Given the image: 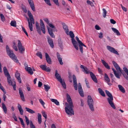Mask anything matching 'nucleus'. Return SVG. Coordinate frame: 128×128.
Returning <instances> with one entry per match:
<instances>
[{
  "instance_id": "55",
  "label": "nucleus",
  "mask_w": 128,
  "mask_h": 128,
  "mask_svg": "<svg viewBox=\"0 0 128 128\" xmlns=\"http://www.w3.org/2000/svg\"><path fill=\"white\" fill-rule=\"evenodd\" d=\"M12 117L16 121H17V118L15 116V114L14 113H13L12 114Z\"/></svg>"
},
{
  "instance_id": "7",
  "label": "nucleus",
  "mask_w": 128,
  "mask_h": 128,
  "mask_svg": "<svg viewBox=\"0 0 128 128\" xmlns=\"http://www.w3.org/2000/svg\"><path fill=\"white\" fill-rule=\"evenodd\" d=\"M107 49L111 52L117 55L119 54L118 52L116 51L114 48L111 46H107Z\"/></svg>"
},
{
  "instance_id": "8",
  "label": "nucleus",
  "mask_w": 128,
  "mask_h": 128,
  "mask_svg": "<svg viewBox=\"0 0 128 128\" xmlns=\"http://www.w3.org/2000/svg\"><path fill=\"white\" fill-rule=\"evenodd\" d=\"M40 25L41 30L43 33L45 34L46 33L45 27L44 23L42 20L40 19Z\"/></svg>"
},
{
  "instance_id": "5",
  "label": "nucleus",
  "mask_w": 128,
  "mask_h": 128,
  "mask_svg": "<svg viewBox=\"0 0 128 128\" xmlns=\"http://www.w3.org/2000/svg\"><path fill=\"white\" fill-rule=\"evenodd\" d=\"M88 103L90 110L92 111L94 110V101L90 96H88Z\"/></svg>"
},
{
  "instance_id": "57",
  "label": "nucleus",
  "mask_w": 128,
  "mask_h": 128,
  "mask_svg": "<svg viewBox=\"0 0 128 128\" xmlns=\"http://www.w3.org/2000/svg\"><path fill=\"white\" fill-rule=\"evenodd\" d=\"M42 113L43 116L44 117L45 119H46L47 118V116L46 112L44 111H42Z\"/></svg>"
},
{
  "instance_id": "24",
  "label": "nucleus",
  "mask_w": 128,
  "mask_h": 128,
  "mask_svg": "<svg viewBox=\"0 0 128 128\" xmlns=\"http://www.w3.org/2000/svg\"><path fill=\"white\" fill-rule=\"evenodd\" d=\"M80 67L82 70V71L84 72H91L89 71L87 68L85 66H84L83 65H81Z\"/></svg>"
},
{
  "instance_id": "42",
  "label": "nucleus",
  "mask_w": 128,
  "mask_h": 128,
  "mask_svg": "<svg viewBox=\"0 0 128 128\" xmlns=\"http://www.w3.org/2000/svg\"><path fill=\"white\" fill-rule=\"evenodd\" d=\"M10 24L11 26L16 27V21L12 20L11 21Z\"/></svg>"
},
{
  "instance_id": "12",
  "label": "nucleus",
  "mask_w": 128,
  "mask_h": 128,
  "mask_svg": "<svg viewBox=\"0 0 128 128\" xmlns=\"http://www.w3.org/2000/svg\"><path fill=\"white\" fill-rule=\"evenodd\" d=\"M30 6L32 10L34 11H35V6L34 3L32 0H28Z\"/></svg>"
},
{
  "instance_id": "35",
  "label": "nucleus",
  "mask_w": 128,
  "mask_h": 128,
  "mask_svg": "<svg viewBox=\"0 0 128 128\" xmlns=\"http://www.w3.org/2000/svg\"><path fill=\"white\" fill-rule=\"evenodd\" d=\"M2 108L3 110L4 113L6 114L7 112V108H6L4 103H2Z\"/></svg>"
},
{
  "instance_id": "60",
  "label": "nucleus",
  "mask_w": 128,
  "mask_h": 128,
  "mask_svg": "<svg viewBox=\"0 0 128 128\" xmlns=\"http://www.w3.org/2000/svg\"><path fill=\"white\" fill-rule=\"evenodd\" d=\"M43 20L46 22L48 24L49 23V21L48 18H43Z\"/></svg>"
},
{
  "instance_id": "13",
  "label": "nucleus",
  "mask_w": 128,
  "mask_h": 128,
  "mask_svg": "<svg viewBox=\"0 0 128 128\" xmlns=\"http://www.w3.org/2000/svg\"><path fill=\"white\" fill-rule=\"evenodd\" d=\"M19 94L21 100L23 102L25 101V98L22 91V89L19 88L18 89Z\"/></svg>"
},
{
  "instance_id": "33",
  "label": "nucleus",
  "mask_w": 128,
  "mask_h": 128,
  "mask_svg": "<svg viewBox=\"0 0 128 128\" xmlns=\"http://www.w3.org/2000/svg\"><path fill=\"white\" fill-rule=\"evenodd\" d=\"M98 90L99 93L102 96L104 97L105 96L104 92L101 88H98Z\"/></svg>"
},
{
  "instance_id": "30",
  "label": "nucleus",
  "mask_w": 128,
  "mask_h": 128,
  "mask_svg": "<svg viewBox=\"0 0 128 128\" xmlns=\"http://www.w3.org/2000/svg\"><path fill=\"white\" fill-rule=\"evenodd\" d=\"M25 109L26 111L30 114H33L35 113V112L34 111L26 107L25 108Z\"/></svg>"
},
{
  "instance_id": "3",
  "label": "nucleus",
  "mask_w": 128,
  "mask_h": 128,
  "mask_svg": "<svg viewBox=\"0 0 128 128\" xmlns=\"http://www.w3.org/2000/svg\"><path fill=\"white\" fill-rule=\"evenodd\" d=\"M105 92L106 94L108 96V98H107V100L109 104L112 108L115 109L116 108V107L113 102V99L112 95L107 90H106Z\"/></svg>"
},
{
  "instance_id": "22",
  "label": "nucleus",
  "mask_w": 128,
  "mask_h": 128,
  "mask_svg": "<svg viewBox=\"0 0 128 128\" xmlns=\"http://www.w3.org/2000/svg\"><path fill=\"white\" fill-rule=\"evenodd\" d=\"M90 75L93 80L96 83H97L98 80L95 75L93 72H90Z\"/></svg>"
},
{
  "instance_id": "34",
  "label": "nucleus",
  "mask_w": 128,
  "mask_h": 128,
  "mask_svg": "<svg viewBox=\"0 0 128 128\" xmlns=\"http://www.w3.org/2000/svg\"><path fill=\"white\" fill-rule=\"evenodd\" d=\"M115 76L116 77L118 78H120V76H121V74L123 72H114Z\"/></svg>"
},
{
  "instance_id": "32",
  "label": "nucleus",
  "mask_w": 128,
  "mask_h": 128,
  "mask_svg": "<svg viewBox=\"0 0 128 128\" xmlns=\"http://www.w3.org/2000/svg\"><path fill=\"white\" fill-rule=\"evenodd\" d=\"M42 116L40 114L38 113V121L40 124L42 122Z\"/></svg>"
},
{
  "instance_id": "59",
  "label": "nucleus",
  "mask_w": 128,
  "mask_h": 128,
  "mask_svg": "<svg viewBox=\"0 0 128 128\" xmlns=\"http://www.w3.org/2000/svg\"><path fill=\"white\" fill-rule=\"evenodd\" d=\"M53 1L55 4L58 6H59V4L58 0H53Z\"/></svg>"
},
{
  "instance_id": "19",
  "label": "nucleus",
  "mask_w": 128,
  "mask_h": 128,
  "mask_svg": "<svg viewBox=\"0 0 128 128\" xmlns=\"http://www.w3.org/2000/svg\"><path fill=\"white\" fill-rule=\"evenodd\" d=\"M57 56L59 62L60 64L61 65L63 64V63L62 62V59L60 57V56L58 52L57 53Z\"/></svg>"
},
{
  "instance_id": "9",
  "label": "nucleus",
  "mask_w": 128,
  "mask_h": 128,
  "mask_svg": "<svg viewBox=\"0 0 128 128\" xmlns=\"http://www.w3.org/2000/svg\"><path fill=\"white\" fill-rule=\"evenodd\" d=\"M78 91L80 96L83 97L84 96V92L82 87L81 84L80 83L78 84Z\"/></svg>"
},
{
  "instance_id": "29",
  "label": "nucleus",
  "mask_w": 128,
  "mask_h": 128,
  "mask_svg": "<svg viewBox=\"0 0 128 128\" xmlns=\"http://www.w3.org/2000/svg\"><path fill=\"white\" fill-rule=\"evenodd\" d=\"M72 44L74 47L77 50H78V43L76 40L72 42Z\"/></svg>"
},
{
  "instance_id": "36",
  "label": "nucleus",
  "mask_w": 128,
  "mask_h": 128,
  "mask_svg": "<svg viewBox=\"0 0 128 128\" xmlns=\"http://www.w3.org/2000/svg\"><path fill=\"white\" fill-rule=\"evenodd\" d=\"M51 101L52 102H54L58 106L60 105L59 102L57 100L54 99H51Z\"/></svg>"
},
{
  "instance_id": "17",
  "label": "nucleus",
  "mask_w": 128,
  "mask_h": 128,
  "mask_svg": "<svg viewBox=\"0 0 128 128\" xmlns=\"http://www.w3.org/2000/svg\"><path fill=\"white\" fill-rule=\"evenodd\" d=\"M27 20L28 22V26L30 31H32L33 30V26L32 23L33 24L34 22L33 21L30 20V21H29V18H28Z\"/></svg>"
},
{
  "instance_id": "37",
  "label": "nucleus",
  "mask_w": 128,
  "mask_h": 128,
  "mask_svg": "<svg viewBox=\"0 0 128 128\" xmlns=\"http://www.w3.org/2000/svg\"><path fill=\"white\" fill-rule=\"evenodd\" d=\"M44 86L45 90L47 92H48V90L50 89V87L48 84L46 85L44 84Z\"/></svg>"
},
{
  "instance_id": "21",
  "label": "nucleus",
  "mask_w": 128,
  "mask_h": 128,
  "mask_svg": "<svg viewBox=\"0 0 128 128\" xmlns=\"http://www.w3.org/2000/svg\"><path fill=\"white\" fill-rule=\"evenodd\" d=\"M15 76L18 80V82L20 83L22 82V80L20 76V74L18 72H16L15 74Z\"/></svg>"
},
{
  "instance_id": "61",
  "label": "nucleus",
  "mask_w": 128,
  "mask_h": 128,
  "mask_svg": "<svg viewBox=\"0 0 128 128\" xmlns=\"http://www.w3.org/2000/svg\"><path fill=\"white\" fill-rule=\"evenodd\" d=\"M22 30H23V32H24V33L25 34H26V35L28 36V33L26 31V30H25V29L24 28V27L22 26Z\"/></svg>"
},
{
  "instance_id": "51",
  "label": "nucleus",
  "mask_w": 128,
  "mask_h": 128,
  "mask_svg": "<svg viewBox=\"0 0 128 128\" xmlns=\"http://www.w3.org/2000/svg\"><path fill=\"white\" fill-rule=\"evenodd\" d=\"M24 117L25 118L26 122L27 125L28 126L29 124V120L28 117L26 116H25Z\"/></svg>"
},
{
  "instance_id": "23",
  "label": "nucleus",
  "mask_w": 128,
  "mask_h": 128,
  "mask_svg": "<svg viewBox=\"0 0 128 128\" xmlns=\"http://www.w3.org/2000/svg\"><path fill=\"white\" fill-rule=\"evenodd\" d=\"M58 81L60 82L62 86L64 88L66 89V85L64 80H62V78L60 79V80Z\"/></svg>"
},
{
  "instance_id": "40",
  "label": "nucleus",
  "mask_w": 128,
  "mask_h": 128,
  "mask_svg": "<svg viewBox=\"0 0 128 128\" xmlns=\"http://www.w3.org/2000/svg\"><path fill=\"white\" fill-rule=\"evenodd\" d=\"M122 74L124 78L128 80V72H123Z\"/></svg>"
},
{
  "instance_id": "45",
  "label": "nucleus",
  "mask_w": 128,
  "mask_h": 128,
  "mask_svg": "<svg viewBox=\"0 0 128 128\" xmlns=\"http://www.w3.org/2000/svg\"><path fill=\"white\" fill-rule=\"evenodd\" d=\"M25 69L28 72H31L32 71V69L30 67H28L27 68H26Z\"/></svg>"
},
{
  "instance_id": "63",
  "label": "nucleus",
  "mask_w": 128,
  "mask_h": 128,
  "mask_svg": "<svg viewBox=\"0 0 128 128\" xmlns=\"http://www.w3.org/2000/svg\"><path fill=\"white\" fill-rule=\"evenodd\" d=\"M36 29H40V28L39 25V24L37 22H36Z\"/></svg>"
},
{
  "instance_id": "6",
  "label": "nucleus",
  "mask_w": 128,
  "mask_h": 128,
  "mask_svg": "<svg viewBox=\"0 0 128 128\" xmlns=\"http://www.w3.org/2000/svg\"><path fill=\"white\" fill-rule=\"evenodd\" d=\"M18 46L19 52L20 53L22 54L24 53L25 51V48L22 46V44L20 40H18Z\"/></svg>"
},
{
  "instance_id": "49",
  "label": "nucleus",
  "mask_w": 128,
  "mask_h": 128,
  "mask_svg": "<svg viewBox=\"0 0 128 128\" xmlns=\"http://www.w3.org/2000/svg\"><path fill=\"white\" fill-rule=\"evenodd\" d=\"M87 2L88 4L92 6H94L93 3L90 0H88L87 1Z\"/></svg>"
},
{
  "instance_id": "18",
  "label": "nucleus",
  "mask_w": 128,
  "mask_h": 128,
  "mask_svg": "<svg viewBox=\"0 0 128 128\" xmlns=\"http://www.w3.org/2000/svg\"><path fill=\"white\" fill-rule=\"evenodd\" d=\"M28 15L30 18V20L33 21V22H34L33 24H34L35 23L34 19L33 18V16L30 10H28Z\"/></svg>"
},
{
  "instance_id": "47",
  "label": "nucleus",
  "mask_w": 128,
  "mask_h": 128,
  "mask_svg": "<svg viewBox=\"0 0 128 128\" xmlns=\"http://www.w3.org/2000/svg\"><path fill=\"white\" fill-rule=\"evenodd\" d=\"M19 118L20 121V122H21V124L22 125H23V127H25L24 124V122L23 121V119L22 118H21L20 117Z\"/></svg>"
},
{
  "instance_id": "31",
  "label": "nucleus",
  "mask_w": 128,
  "mask_h": 128,
  "mask_svg": "<svg viewBox=\"0 0 128 128\" xmlns=\"http://www.w3.org/2000/svg\"><path fill=\"white\" fill-rule=\"evenodd\" d=\"M112 30L115 33L117 36H120V34L118 31L117 30L116 28H112Z\"/></svg>"
},
{
  "instance_id": "64",
  "label": "nucleus",
  "mask_w": 128,
  "mask_h": 128,
  "mask_svg": "<svg viewBox=\"0 0 128 128\" xmlns=\"http://www.w3.org/2000/svg\"><path fill=\"white\" fill-rule=\"evenodd\" d=\"M112 63L113 64V65L115 67L117 66H118V65L117 64V63H116L114 61H112Z\"/></svg>"
},
{
  "instance_id": "46",
  "label": "nucleus",
  "mask_w": 128,
  "mask_h": 128,
  "mask_svg": "<svg viewBox=\"0 0 128 128\" xmlns=\"http://www.w3.org/2000/svg\"><path fill=\"white\" fill-rule=\"evenodd\" d=\"M39 101L41 104L43 106L44 108H45L44 106V105L45 104V103L44 101L41 99H40L39 100Z\"/></svg>"
},
{
  "instance_id": "14",
  "label": "nucleus",
  "mask_w": 128,
  "mask_h": 128,
  "mask_svg": "<svg viewBox=\"0 0 128 128\" xmlns=\"http://www.w3.org/2000/svg\"><path fill=\"white\" fill-rule=\"evenodd\" d=\"M45 58L47 62L50 64H51L52 63V61L51 59L47 53L46 52L45 53Z\"/></svg>"
},
{
  "instance_id": "48",
  "label": "nucleus",
  "mask_w": 128,
  "mask_h": 128,
  "mask_svg": "<svg viewBox=\"0 0 128 128\" xmlns=\"http://www.w3.org/2000/svg\"><path fill=\"white\" fill-rule=\"evenodd\" d=\"M30 128H36V127L33 124L32 121H30Z\"/></svg>"
},
{
  "instance_id": "26",
  "label": "nucleus",
  "mask_w": 128,
  "mask_h": 128,
  "mask_svg": "<svg viewBox=\"0 0 128 128\" xmlns=\"http://www.w3.org/2000/svg\"><path fill=\"white\" fill-rule=\"evenodd\" d=\"M69 34L70 37L72 38L71 40L72 42L76 40L74 38V34L72 31H70V32Z\"/></svg>"
},
{
  "instance_id": "41",
  "label": "nucleus",
  "mask_w": 128,
  "mask_h": 128,
  "mask_svg": "<svg viewBox=\"0 0 128 128\" xmlns=\"http://www.w3.org/2000/svg\"><path fill=\"white\" fill-rule=\"evenodd\" d=\"M36 55L39 57L41 59L42 58V55L41 53L40 52H38L36 53Z\"/></svg>"
},
{
  "instance_id": "39",
  "label": "nucleus",
  "mask_w": 128,
  "mask_h": 128,
  "mask_svg": "<svg viewBox=\"0 0 128 128\" xmlns=\"http://www.w3.org/2000/svg\"><path fill=\"white\" fill-rule=\"evenodd\" d=\"M55 76L58 81L59 80H60V79L62 78L60 75L59 74H58V72H56Z\"/></svg>"
},
{
  "instance_id": "62",
  "label": "nucleus",
  "mask_w": 128,
  "mask_h": 128,
  "mask_svg": "<svg viewBox=\"0 0 128 128\" xmlns=\"http://www.w3.org/2000/svg\"><path fill=\"white\" fill-rule=\"evenodd\" d=\"M80 50L82 53H83V48L82 46L80 44H79Z\"/></svg>"
},
{
  "instance_id": "15",
  "label": "nucleus",
  "mask_w": 128,
  "mask_h": 128,
  "mask_svg": "<svg viewBox=\"0 0 128 128\" xmlns=\"http://www.w3.org/2000/svg\"><path fill=\"white\" fill-rule=\"evenodd\" d=\"M40 67L42 70L50 72V69L49 67L47 68L46 66L45 65H42L40 66Z\"/></svg>"
},
{
  "instance_id": "38",
  "label": "nucleus",
  "mask_w": 128,
  "mask_h": 128,
  "mask_svg": "<svg viewBox=\"0 0 128 128\" xmlns=\"http://www.w3.org/2000/svg\"><path fill=\"white\" fill-rule=\"evenodd\" d=\"M104 78L105 80L107 82H110V80L109 78L108 75L106 74H104Z\"/></svg>"
},
{
  "instance_id": "50",
  "label": "nucleus",
  "mask_w": 128,
  "mask_h": 128,
  "mask_svg": "<svg viewBox=\"0 0 128 128\" xmlns=\"http://www.w3.org/2000/svg\"><path fill=\"white\" fill-rule=\"evenodd\" d=\"M0 16L3 22L5 20V18L3 14H0Z\"/></svg>"
},
{
  "instance_id": "25",
  "label": "nucleus",
  "mask_w": 128,
  "mask_h": 128,
  "mask_svg": "<svg viewBox=\"0 0 128 128\" xmlns=\"http://www.w3.org/2000/svg\"><path fill=\"white\" fill-rule=\"evenodd\" d=\"M18 108L20 112V114L21 115H22L24 113V111L22 108V106L19 104H18Z\"/></svg>"
},
{
  "instance_id": "54",
  "label": "nucleus",
  "mask_w": 128,
  "mask_h": 128,
  "mask_svg": "<svg viewBox=\"0 0 128 128\" xmlns=\"http://www.w3.org/2000/svg\"><path fill=\"white\" fill-rule=\"evenodd\" d=\"M48 33L50 35L53 33L52 32V30L50 29V28L48 27Z\"/></svg>"
},
{
  "instance_id": "28",
  "label": "nucleus",
  "mask_w": 128,
  "mask_h": 128,
  "mask_svg": "<svg viewBox=\"0 0 128 128\" xmlns=\"http://www.w3.org/2000/svg\"><path fill=\"white\" fill-rule=\"evenodd\" d=\"M118 87L122 93H124L125 92V90L124 88L121 85H118Z\"/></svg>"
},
{
  "instance_id": "27",
  "label": "nucleus",
  "mask_w": 128,
  "mask_h": 128,
  "mask_svg": "<svg viewBox=\"0 0 128 128\" xmlns=\"http://www.w3.org/2000/svg\"><path fill=\"white\" fill-rule=\"evenodd\" d=\"M63 28L66 33V34L68 35L69 34L68 33L69 31L67 26L64 24H63Z\"/></svg>"
},
{
  "instance_id": "44",
  "label": "nucleus",
  "mask_w": 128,
  "mask_h": 128,
  "mask_svg": "<svg viewBox=\"0 0 128 128\" xmlns=\"http://www.w3.org/2000/svg\"><path fill=\"white\" fill-rule=\"evenodd\" d=\"M13 48L16 51H17L18 50L17 47L16 45V44L15 42L13 43Z\"/></svg>"
},
{
  "instance_id": "16",
  "label": "nucleus",
  "mask_w": 128,
  "mask_h": 128,
  "mask_svg": "<svg viewBox=\"0 0 128 128\" xmlns=\"http://www.w3.org/2000/svg\"><path fill=\"white\" fill-rule=\"evenodd\" d=\"M48 42L50 47L53 48L54 47V44L52 39L50 38L49 36H47Z\"/></svg>"
},
{
  "instance_id": "52",
  "label": "nucleus",
  "mask_w": 128,
  "mask_h": 128,
  "mask_svg": "<svg viewBox=\"0 0 128 128\" xmlns=\"http://www.w3.org/2000/svg\"><path fill=\"white\" fill-rule=\"evenodd\" d=\"M44 1L46 3V4H47L48 5L51 6V4L50 3V0H44Z\"/></svg>"
},
{
  "instance_id": "2",
  "label": "nucleus",
  "mask_w": 128,
  "mask_h": 128,
  "mask_svg": "<svg viewBox=\"0 0 128 128\" xmlns=\"http://www.w3.org/2000/svg\"><path fill=\"white\" fill-rule=\"evenodd\" d=\"M6 49L7 54L9 57L16 63H18L17 57L14 53L13 51L10 50L9 47L7 45L6 46Z\"/></svg>"
},
{
  "instance_id": "11",
  "label": "nucleus",
  "mask_w": 128,
  "mask_h": 128,
  "mask_svg": "<svg viewBox=\"0 0 128 128\" xmlns=\"http://www.w3.org/2000/svg\"><path fill=\"white\" fill-rule=\"evenodd\" d=\"M30 6L32 10L34 11H35V6L34 3L32 0H28Z\"/></svg>"
},
{
  "instance_id": "56",
  "label": "nucleus",
  "mask_w": 128,
  "mask_h": 128,
  "mask_svg": "<svg viewBox=\"0 0 128 128\" xmlns=\"http://www.w3.org/2000/svg\"><path fill=\"white\" fill-rule=\"evenodd\" d=\"M118 72H122V71L120 67L119 66L115 67Z\"/></svg>"
},
{
  "instance_id": "4",
  "label": "nucleus",
  "mask_w": 128,
  "mask_h": 128,
  "mask_svg": "<svg viewBox=\"0 0 128 128\" xmlns=\"http://www.w3.org/2000/svg\"><path fill=\"white\" fill-rule=\"evenodd\" d=\"M5 76L6 77L8 83L10 85L12 86L14 90H16V84L15 82H12L11 77L9 72H4Z\"/></svg>"
},
{
  "instance_id": "10",
  "label": "nucleus",
  "mask_w": 128,
  "mask_h": 128,
  "mask_svg": "<svg viewBox=\"0 0 128 128\" xmlns=\"http://www.w3.org/2000/svg\"><path fill=\"white\" fill-rule=\"evenodd\" d=\"M73 80L74 83V86L75 89L77 90L78 88V84L77 83V80L74 75H73L72 76Z\"/></svg>"
},
{
  "instance_id": "58",
  "label": "nucleus",
  "mask_w": 128,
  "mask_h": 128,
  "mask_svg": "<svg viewBox=\"0 0 128 128\" xmlns=\"http://www.w3.org/2000/svg\"><path fill=\"white\" fill-rule=\"evenodd\" d=\"M0 89L2 90V91L4 93V94H5L6 93V92L5 89L4 88V87L2 86L0 87Z\"/></svg>"
},
{
  "instance_id": "43",
  "label": "nucleus",
  "mask_w": 128,
  "mask_h": 128,
  "mask_svg": "<svg viewBox=\"0 0 128 128\" xmlns=\"http://www.w3.org/2000/svg\"><path fill=\"white\" fill-rule=\"evenodd\" d=\"M102 10L103 11V16L104 18H105L106 17V14L107 13V12L106 10L104 8H103L102 9Z\"/></svg>"
},
{
  "instance_id": "1",
  "label": "nucleus",
  "mask_w": 128,
  "mask_h": 128,
  "mask_svg": "<svg viewBox=\"0 0 128 128\" xmlns=\"http://www.w3.org/2000/svg\"><path fill=\"white\" fill-rule=\"evenodd\" d=\"M66 98L67 102L69 103H66V107L65 110L66 113L68 115L72 116L74 114V112L73 108L74 106L72 100L70 95L68 94H66Z\"/></svg>"
},
{
  "instance_id": "53",
  "label": "nucleus",
  "mask_w": 128,
  "mask_h": 128,
  "mask_svg": "<svg viewBox=\"0 0 128 128\" xmlns=\"http://www.w3.org/2000/svg\"><path fill=\"white\" fill-rule=\"evenodd\" d=\"M85 82L86 85V86L88 88H90V86L89 85V83L86 78H85Z\"/></svg>"
},
{
  "instance_id": "20",
  "label": "nucleus",
  "mask_w": 128,
  "mask_h": 128,
  "mask_svg": "<svg viewBox=\"0 0 128 128\" xmlns=\"http://www.w3.org/2000/svg\"><path fill=\"white\" fill-rule=\"evenodd\" d=\"M101 60L102 64L108 70L110 69V66L105 61L102 59H101Z\"/></svg>"
}]
</instances>
